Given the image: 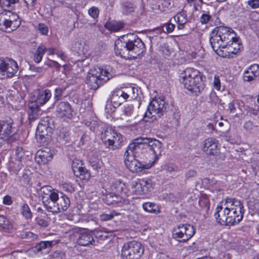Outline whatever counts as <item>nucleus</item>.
Returning a JSON list of instances; mask_svg holds the SVG:
<instances>
[{
	"instance_id": "1",
	"label": "nucleus",
	"mask_w": 259,
	"mask_h": 259,
	"mask_svg": "<svg viewBox=\"0 0 259 259\" xmlns=\"http://www.w3.org/2000/svg\"><path fill=\"white\" fill-rule=\"evenodd\" d=\"M209 41L213 51L223 58L237 54L241 47L232 29L224 26L215 27L210 32Z\"/></svg>"
},
{
	"instance_id": "2",
	"label": "nucleus",
	"mask_w": 259,
	"mask_h": 259,
	"mask_svg": "<svg viewBox=\"0 0 259 259\" xmlns=\"http://www.w3.org/2000/svg\"><path fill=\"white\" fill-rule=\"evenodd\" d=\"M115 42V51L122 58H136L145 51V45L141 39L133 34H127Z\"/></svg>"
},
{
	"instance_id": "3",
	"label": "nucleus",
	"mask_w": 259,
	"mask_h": 259,
	"mask_svg": "<svg viewBox=\"0 0 259 259\" xmlns=\"http://www.w3.org/2000/svg\"><path fill=\"white\" fill-rule=\"evenodd\" d=\"M180 80L185 89L196 95L205 89L202 75L198 70L193 68H187L184 70L180 74Z\"/></svg>"
},
{
	"instance_id": "4",
	"label": "nucleus",
	"mask_w": 259,
	"mask_h": 259,
	"mask_svg": "<svg viewBox=\"0 0 259 259\" xmlns=\"http://www.w3.org/2000/svg\"><path fill=\"white\" fill-rule=\"evenodd\" d=\"M169 104L165 101L163 96L155 97L148 105L144 118L147 122H153L164 115L169 116Z\"/></svg>"
},
{
	"instance_id": "5",
	"label": "nucleus",
	"mask_w": 259,
	"mask_h": 259,
	"mask_svg": "<svg viewBox=\"0 0 259 259\" xmlns=\"http://www.w3.org/2000/svg\"><path fill=\"white\" fill-rule=\"evenodd\" d=\"M226 205L228 209V226L238 224L243 219L244 209L240 200L234 198H226Z\"/></svg>"
},
{
	"instance_id": "6",
	"label": "nucleus",
	"mask_w": 259,
	"mask_h": 259,
	"mask_svg": "<svg viewBox=\"0 0 259 259\" xmlns=\"http://www.w3.org/2000/svg\"><path fill=\"white\" fill-rule=\"evenodd\" d=\"M111 74L102 67L96 66L91 69L87 77L86 81L90 89L96 90L109 80Z\"/></svg>"
},
{
	"instance_id": "7",
	"label": "nucleus",
	"mask_w": 259,
	"mask_h": 259,
	"mask_svg": "<svg viewBox=\"0 0 259 259\" xmlns=\"http://www.w3.org/2000/svg\"><path fill=\"white\" fill-rule=\"evenodd\" d=\"M137 153L131 152L128 147L125 151L124 156L125 157L124 163L129 170L133 172L140 173L145 169L150 168L154 163V162L144 160H138L134 157L135 154Z\"/></svg>"
},
{
	"instance_id": "8",
	"label": "nucleus",
	"mask_w": 259,
	"mask_h": 259,
	"mask_svg": "<svg viewBox=\"0 0 259 259\" xmlns=\"http://www.w3.org/2000/svg\"><path fill=\"white\" fill-rule=\"evenodd\" d=\"M123 137L111 128H107L101 133L102 141L109 148L114 150L118 149L122 144Z\"/></svg>"
},
{
	"instance_id": "9",
	"label": "nucleus",
	"mask_w": 259,
	"mask_h": 259,
	"mask_svg": "<svg viewBox=\"0 0 259 259\" xmlns=\"http://www.w3.org/2000/svg\"><path fill=\"white\" fill-rule=\"evenodd\" d=\"M195 233V228L189 224H180L174 228L172 232L173 239L179 242H187Z\"/></svg>"
},
{
	"instance_id": "10",
	"label": "nucleus",
	"mask_w": 259,
	"mask_h": 259,
	"mask_svg": "<svg viewBox=\"0 0 259 259\" xmlns=\"http://www.w3.org/2000/svg\"><path fill=\"white\" fill-rule=\"evenodd\" d=\"M144 251L140 242L132 241L124 244L121 251L122 255L125 259H139Z\"/></svg>"
},
{
	"instance_id": "11",
	"label": "nucleus",
	"mask_w": 259,
	"mask_h": 259,
	"mask_svg": "<svg viewBox=\"0 0 259 259\" xmlns=\"http://www.w3.org/2000/svg\"><path fill=\"white\" fill-rule=\"evenodd\" d=\"M18 71L16 61L10 58L0 59V77L2 79L12 78Z\"/></svg>"
},
{
	"instance_id": "12",
	"label": "nucleus",
	"mask_w": 259,
	"mask_h": 259,
	"mask_svg": "<svg viewBox=\"0 0 259 259\" xmlns=\"http://www.w3.org/2000/svg\"><path fill=\"white\" fill-rule=\"evenodd\" d=\"M154 138L139 137L133 140L128 146V149L131 152L139 153L141 150L145 149L150 151L152 148L153 141Z\"/></svg>"
},
{
	"instance_id": "13",
	"label": "nucleus",
	"mask_w": 259,
	"mask_h": 259,
	"mask_svg": "<svg viewBox=\"0 0 259 259\" xmlns=\"http://www.w3.org/2000/svg\"><path fill=\"white\" fill-rule=\"evenodd\" d=\"M153 183L149 179H138L131 184L132 192L137 195L147 194L153 189Z\"/></svg>"
},
{
	"instance_id": "14",
	"label": "nucleus",
	"mask_w": 259,
	"mask_h": 259,
	"mask_svg": "<svg viewBox=\"0 0 259 259\" xmlns=\"http://www.w3.org/2000/svg\"><path fill=\"white\" fill-rule=\"evenodd\" d=\"M71 231L77 234V243L82 246H88L90 245H95V240L93 237V232L80 228H74L72 229Z\"/></svg>"
},
{
	"instance_id": "15",
	"label": "nucleus",
	"mask_w": 259,
	"mask_h": 259,
	"mask_svg": "<svg viewBox=\"0 0 259 259\" xmlns=\"http://www.w3.org/2000/svg\"><path fill=\"white\" fill-rule=\"evenodd\" d=\"M54 245L53 241H43L37 243L34 246L30 248L26 251L31 256L34 255H46L48 254Z\"/></svg>"
},
{
	"instance_id": "16",
	"label": "nucleus",
	"mask_w": 259,
	"mask_h": 259,
	"mask_svg": "<svg viewBox=\"0 0 259 259\" xmlns=\"http://www.w3.org/2000/svg\"><path fill=\"white\" fill-rule=\"evenodd\" d=\"M243 79L245 82L254 83L259 80V65L253 64L244 71Z\"/></svg>"
},
{
	"instance_id": "17",
	"label": "nucleus",
	"mask_w": 259,
	"mask_h": 259,
	"mask_svg": "<svg viewBox=\"0 0 259 259\" xmlns=\"http://www.w3.org/2000/svg\"><path fill=\"white\" fill-rule=\"evenodd\" d=\"M82 165L81 160L75 159L72 162V169L76 177L81 180H88L90 178V174Z\"/></svg>"
},
{
	"instance_id": "18",
	"label": "nucleus",
	"mask_w": 259,
	"mask_h": 259,
	"mask_svg": "<svg viewBox=\"0 0 259 259\" xmlns=\"http://www.w3.org/2000/svg\"><path fill=\"white\" fill-rule=\"evenodd\" d=\"M73 110L68 102L61 101L56 107V113L58 117L70 119L72 117Z\"/></svg>"
},
{
	"instance_id": "19",
	"label": "nucleus",
	"mask_w": 259,
	"mask_h": 259,
	"mask_svg": "<svg viewBox=\"0 0 259 259\" xmlns=\"http://www.w3.org/2000/svg\"><path fill=\"white\" fill-rule=\"evenodd\" d=\"M54 150L49 147H44L38 150L35 160L39 164H45L52 160Z\"/></svg>"
},
{
	"instance_id": "20",
	"label": "nucleus",
	"mask_w": 259,
	"mask_h": 259,
	"mask_svg": "<svg viewBox=\"0 0 259 259\" xmlns=\"http://www.w3.org/2000/svg\"><path fill=\"white\" fill-rule=\"evenodd\" d=\"M52 133V128L48 125L46 121L44 123L40 122L38 124L36 131V139L40 142H44L49 139Z\"/></svg>"
},
{
	"instance_id": "21",
	"label": "nucleus",
	"mask_w": 259,
	"mask_h": 259,
	"mask_svg": "<svg viewBox=\"0 0 259 259\" xmlns=\"http://www.w3.org/2000/svg\"><path fill=\"white\" fill-rule=\"evenodd\" d=\"M228 213L227 205H226L225 198L224 204L218 206L216 208V212L214 213V217L217 222L222 225L228 226Z\"/></svg>"
},
{
	"instance_id": "22",
	"label": "nucleus",
	"mask_w": 259,
	"mask_h": 259,
	"mask_svg": "<svg viewBox=\"0 0 259 259\" xmlns=\"http://www.w3.org/2000/svg\"><path fill=\"white\" fill-rule=\"evenodd\" d=\"M202 149L210 155H217L219 153L217 141L215 139L211 138H208L204 141Z\"/></svg>"
},
{
	"instance_id": "23",
	"label": "nucleus",
	"mask_w": 259,
	"mask_h": 259,
	"mask_svg": "<svg viewBox=\"0 0 259 259\" xmlns=\"http://www.w3.org/2000/svg\"><path fill=\"white\" fill-rule=\"evenodd\" d=\"M127 99L126 93H124V91L118 90L112 92L111 97V102L114 108L118 107L123 102Z\"/></svg>"
},
{
	"instance_id": "24",
	"label": "nucleus",
	"mask_w": 259,
	"mask_h": 259,
	"mask_svg": "<svg viewBox=\"0 0 259 259\" xmlns=\"http://www.w3.org/2000/svg\"><path fill=\"white\" fill-rule=\"evenodd\" d=\"M13 122L12 119L7 121H0V136L1 138H7L12 135L14 128L12 126Z\"/></svg>"
},
{
	"instance_id": "25",
	"label": "nucleus",
	"mask_w": 259,
	"mask_h": 259,
	"mask_svg": "<svg viewBox=\"0 0 259 259\" xmlns=\"http://www.w3.org/2000/svg\"><path fill=\"white\" fill-rule=\"evenodd\" d=\"M42 198V202L46 209L53 213H57V198H58V194H54L51 197Z\"/></svg>"
},
{
	"instance_id": "26",
	"label": "nucleus",
	"mask_w": 259,
	"mask_h": 259,
	"mask_svg": "<svg viewBox=\"0 0 259 259\" xmlns=\"http://www.w3.org/2000/svg\"><path fill=\"white\" fill-rule=\"evenodd\" d=\"M112 193L118 194L119 196H125L128 195L126 186L123 182L120 180L114 181L111 186Z\"/></svg>"
},
{
	"instance_id": "27",
	"label": "nucleus",
	"mask_w": 259,
	"mask_h": 259,
	"mask_svg": "<svg viewBox=\"0 0 259 259\" xmlns=\"http://www.w3.org/2000/svg\"><path fill=\"white\" fill-rule=\"evenodd\" d=\"M70 204V201L68 196L62 193L58 194V198H57V212L66 210Z\"/></svg>"
},
{
	"instance_id": "28",
	"label": "nucleus",
	"mask_w": 259,
	"mask_h": 259,
	"mask_svg": "<svg viewBox=\"0 0 259 259\" xmlns=\"http://www.w3.org/2000/svg\"><path fill=\"white\" fill-rule=\"evenodd\" d=\"M14 157L15 162H13L14 164V169L16 171H19L23 167L22 160L24 159V152L22 147H18L15 150Z\"/></svg>"
},
{
	"instance_id": "29",
	"label": "nucleus",
	"mask_w": 259,
	"mask_h": 259,
	"mask_svg": "<svg viewBox=\"0 0 259 259\" xmlns=\"http://www.w3.org/2000/svg\"><path fill=\"white\" fill-rule=\"evenodd\" d=\"M52 94L51 91L46 89L43 92L39 93L37 97L36 100L34 102L36 104L39 106L45 104L51 98Z\"/></svg>"
},
{
	"instance_id": "30",
	"label": "nucleus",
	"mask_w": 259,
	"mask_h": 259,
	"mask_svg": "<svg viewBox=\"0 0 259 259\" xmlns=\"http://www.w3.org/2000/svg\"><path fill=\"white\" fill-rule=\"evenodd\" d=\"M5 19H7L8 22L12 24L14 28H17L20 25L21 22L19 19V16L15 13H12L11 11H8L5 14Z\"/></svg>"
},
{
	"instance_id": "31",
	"label": "nucleus",
	"mask_w": 259,
	"mask_h": 259,
	"mask_svg": "<svg viewBox=\"0 0 259 259\" xmlns=\"http://www.w3.org/2000/svg\"><path fill=\"white\" fill-rule=\"evenodd\" d=\"M29 112L28 113V119L30 121L36 119L40 114V110L39 106L33 102L29 105Z\"/></svg>"
},
{
	"instance_id": "32",
	"label": "nucleus",
	"mask_w": 259,
	"mask_h": 259,
	"mask_svg": "<svg viewBox=\"0 0 259 259\" xmlns=\"http://www.w3.org/2000/svg\"><path fill=\"white\" fill-rule=\"evenodd\" d=\"M123 200V196H119L118 194H116L112 192L106 195L105 202L107 204L110 205L122 202Z\"/></svg>"
},
{
	"instance_id": "33",
	"label": "nucleus",
	"mask_w": 259,
	"mask_h": 259,
	"mask_svg": "<svg viewBox=\"0 0 259 259\" xmlns=\"http://www.w3.org/2000/svg\"><path fill=\"white\" fill-rule=\"evenodd\" d=\"M124 27L123 23L121 22H117V21H114V22H111L106 23L105 24V27L111 31H118L123 28Z\"/></svg>"
},
{
	"instance_id": "34",
	"label": "nucleus",
	"mask_w": 259,
	"mask_h": 259,
	"mask_svg": "<svg viewBox=\"0 0 259 259\" xmlns=\"http://www.w3.org/2000/svg\"><path fill=\"white\" fill-rule=\"evenodd\" d=\"M47 48L42 45L39 46L33 56V60L36 63H39L42 60V57L46 52Z\"/></svg>"
},
{
	"instance_id": "35",
	"label": "nucleus",
	"mask_w": 259,
	"mask_h": 259,
	"mask_svg": "<svg viewBox=\"0 0 259 259\" xmlns=\"http://www.w3.org/2000/svg\"><path fill=\"white\" fill-rule=\"evenodd\" d=\"M20 211L22 216L26 220L31 219L32 212L28 205L25 203L20 205Z\"/></svg>"
},
{
	"instance_id": "36",
	"label": "nucleus",
	"mask_w": 259,
	"mask_h": 259,
	"mask_svg": "<svg viewBox=\"0 0 259 259\" xmlns=\"http://www.w3.org/2000/svg\"><path fill=\"white\" fill-rule=\"evenodd\" d=\"M13 225L9 220L4 215H0V230L7 231L12 228Z\"/></svg>"
},
{
	"instance_id": "37",
	"label": "nucleus",
	"mask_w": 259,
	"mask_h": 259,
	"mask_svg": "<svg viewBox=\"0 0 259 259\" xmlns=\"http://www.w3.org/2000/svg\"><path fill=\"white\" fill-rule=\"evenodd\" d=\"M118 215H119V213L115 210L106 211L100 214L99 219L102 222L108 221L113 219L115 216Z\"/></svg>"
},
{
	"instance_id": "38",
	"label": "nucleus",
	"mask_w": 259,
	"mask_h": 259,
	"mask_svg": "<svg viewBox=\"0 0 259 259\" xmlns=\"http://www.w3.org/2000/svg\"><path fill=\"white\" fill-rule=\"evenodd\" d=\"M143 209L151 213H157L159 212L158 206L154 203L147 202L143 204Z\"/></svg>"
},
{
	"instance_id": "39",
	"label": "nucleus",
	"mask_w": 259,
	"mask_h": 259,
	"mask_svg": "<svg viewBox=\"0 0 259 259\" xmlns=\"http://www.w3.org/2000/svg\"><path fill=\"white\" fill-rule=\"evenodd\" d=\"M162 151V143L158 140L154 139L153 141L151 151L153 152L155 156L157 157L161 155Z\"/></svg>"
},
{
	"instance_id": "40",
	"label": "nucleus",
	"mask_w": 259,
	"mask_h": 259,
	"mask_svg": "<svg viewBox=\"0 0 259 259\" xmlns=\"http://www.w3.org/2000/svg\"><path fill=\"white\" fill-rule=\"evenodd\" d=\"M40 192L42 194V198H45L46 197L48 198L51 197L54 194H58V193L53 191L51 187L48 186L42 187L40 189Z\"/></svg>"
},
{
	"instance_id": "41",
	"label": "nucleus",
	"mask_w": 259,
	"mask_h": 259,
	"mask_svg": "<svg viewBox=\"0 0 259 259\" xmlns=\"http://www.w3.org/2000/svg\"><path fill=\"white\" fill-rule=\"evenodd\" d=\"M121 9L123 14L128 15L134 12L135 7L133 4L129 2H124L121 4Z\"/></svg>"
},
{
	"instance_id": "42",
	"label": "nucleus",
	"mask_w": 259,
	"mask_h": 259,
	"mask_svg": "<svg viewBox=\"0 0 259 259\" xmlns=\"http://www.w3.org/2000/svg\"><path fill=\"white\" fill-rule=\"evenodd\" d=\"M93 235L96 238H98L101 240H104L107 239L109 237V232L103 231L101 230H95L93 231Z\"/></svg>"
},
{
	"instance_id": "43",
	"label": "nucleus",
	"mask_w": 259,
	"mask_h": 259,
	"mask_svg": "<svg viewBox=\"0 0 259 259\" xmlns=\"http://www.w3.org/2000/svg\"><path fill=\"white\" fill-rule=\"evenodd\" d=\"M19 237L22 239H27L28 241H31L36 239L37 236L31 232L27 231L21 233Z\"/></svg>"
},
{
	"instance_id": "44",
	"label": "nucleus",
	"mask_w": 259,
	"mask_h": 259,
	"mask_svg": "<svg viewBox=\"0 0 259 259\" xmlns=\"http://www.w3.org/2000/svg\"><path fill=\"white\" fill-rule=\"evenodd\" d=\"M122 112L125 116H133L134 117V118H136V115L134 114V106L132 104L124 106V108L122 109Z\"/></svg>"
},
{
	"instance_id": "45",
	"label": "nucleus",
	"mask_w": 259,
	"mask_h": 259,
	"mask_svg": "<svg viewBox=\"0 0 259 259\" xmlns=\"http://www.w3.org/2000/svg\"><path fill=\"white\" fill-rule=\"evenodd\" d=\"M175 19L177 22H181L182 24H186L188 21L187 15L184 10L179 13L175 17Z\"/></svg>"
},
{
	"instance_id": "46",
	"label": "nucleus",
	"mask_w": 259,
	"mask_h": 259,
	"mask_svg": "<svg viewBox=\"0 0 259 259\" xmlns=\"http://www.w3.org/2000/svg\"><path fill=\"white\" fill-rule=\"evenodd\" d=\"M83 46L79 41H76L72 44L71 50L72 51L75 52L79 54L83 53Z\"/></svg>"
},
{
	"instance_id": "47",
	"label": "nucleus",
	"mask_w": 259,
	"mask_h": 259,
	"mask_svg": "<svg viewBox=\"0 0 259 259\" xmlns=\"http://www.w3.org/2000/svg\"><path fill=\"white\" fill-rule=\"evenodd\" d=\"M258 126L255 125L253 121L251 120L246 121L243 124V128L247 131L251 132L254 128L257 127Z\"/></svg>"
},
{
	"instance_id": "48",
	"label": "nucleus",
	"mask_w": 259,
	"mask_h": 259,
	"mask_svg": "<svg viewBox=\"0 0 259 259\" xmlns=\"http://www.w3.org/2000/svg\"><path fill=\"white\" fill-rule=\"evenodd\" d=\"M90 165L93 169L98 170L101 168L102 163L100 162L99 160L97 159H91L90 160Z\"/></svg>"
},
{
	"instance_id": "49",
	"label": "nucleus",
	"mask_w": 259,
	"mask_h": 259,
	"mask_svg": "<svg viewBox=\"0 0 259 259\" xmlns=\"http://www.w3.org/2000/svg\"><path fill=\"white\" fill-rule=\"evenodd\" d=\"M2 23L5 27L6 31L11 32L17 29L14 28L13 27H12L13 25L12 24H11V22H8L7 19H5V17L2 20Z\"/></svg>"
},
{
	"instance_id": "50",
	"label": "nucleus",
	"mask_w": 259,
	"mask_h": 259,
	"mask_svg": "<svg viewBox=\"0 0 259 259\" xmlns=\"http://www.w3.org/2000/svg\"><path fill=\"white\" fill-rule=\"evenodd\" d=\"M88 13L91 17L95 19L98 17L99 10L98 8L92 7L89 10Z\"/></svg>"
},
{
	"instance_id": "51",
	"label": "nucleus",
	"mask_w": 259,
	"mask_h": 259,
	"mask_svg": "<svg viewBox=\"0 0 259 259\" xmlns=\"http://www.w3.org/2000/svg\"><path fill=\"white\" fill-rule=\"evenodd\" d=\"M65 89L63 88H57L55 90L54 98L56 100H58L59 98L62 96L63 93Z\"/></svg>"
},
{
	"instance_id": "52",
	"label": "nucleus",
	"mask_w": 259,
	"mask_h": 259,
	"mask_svg": "<svg viewBox=\"0 0 259 259\" xmlns=\"http://www.w3.org/2000/svg\"><path fill=\"white\" fill-rule=\"evenodd\" d=\"M45 64L49 67H55L58 70L61 67L60 64H59L57 62L50 60H48V61H46Z\"/></svg>"
},
{
	"instance_id": "53",
	"label": "nucleus",
	"mask_w": 259,
	"mask_h": 259,
	"mask_svg": "<svg viewBox=\"0 0 259 259\" xmlns=\"http://www.w3.org/2000/svg\"><path fill=\"white\" fill-rule=\"evenodd\" d=\"M160 51L165 56H169L170 54V51L167 45L163 44L160 47Z\"/></svg>"
},
{
	"instance_id": "54",
	"label": "nucleus",
	"mask_w": 259,
	"mask_h": 259,
	"mask_svg": "<svg viewBox=\"0 0 259 259\" xmlns=\"http://www.w3.org/2000/svg\"><path fill=\"white\" fill-rule=\"evenodd\" d=\"M29 69L33 72L41 74H44L46 72V69L45 68L42 67H36L34 65H30Z\"/></svg>"
},
{
	"instance_id": "55",
	"label": "nucleus",
	"mask_w": 259,
	"mask_h": 259,
	"mask_svg": "<svg viewBox=\"0 0 259 259\" xmlns=\"http://www.w3.org/2000/svg\"><path fill=\"white\" fill-rule=\"evenodd\" d=\"M68 133L67 132H65L63 128L60 131V132L58 134L59 138L60 140L67 141L68 140Z\"/></svg>"
},
{
	"instance_id": "56",
	"label": "nucleus",
	"mask_w": 259,
	"mask_h": 259,
	"mask_svg": "<svg viewBox=\"0 0 259 259\" xmlns=\"http://www.w3.org/2000/svg\"><path fill=\"white\" fill-rule=\"evenodd\" d=\"M247 3L252 9H255L259 8V0H249Z\"/></svg>"
},
{
	"instance_id": "57",
	"label": "nucleus",
	"mask_w": 259,
	"mask_h": 259,
	"mask_svg": "<svg viewBox=\"0 0 259 259\" xmlns=\"http://www.w3.org/2000/svg\"><path fill=\"white\" fill-rule=\"evenodd\" d=\"M211 18L210 15L207 14H203L200 18V21L202 24H205L208 23Z\"/></svg>"
},
{
	"instance_id": "58",
	"label": "nucleus",
	"mask_w": 259,
	"mask_h": 259,
	"mask_svg": "<svg viewBox=\"0 0 259 259\" xmlns=\"http://www.w3.org/2000/svg\"><path fill=\"white\" fill-rule=\"evenodd\" d=\"M213 83V88L218 91H219L221 88V82L219 76H214Z\"/></svg>"
},
{
	"instance_id": "59",
	"label": "nucleus",
	"mask_w": 259,
	"mask_h": 259,
	"mask_svg": "<svg viewBox=\"0 0 259 259\" xmlns=\"http://www.w3.org/2000/svg\"><path fill=\"white\" fill-rule=\"evenodd\" d=\"M36 220L37 222V224L40 227H46L48 226V221H46L45 220L42 218L38 217L36 219Z\"/></svg>"
},
{
	"instance_id": "60",
	"label": "nucleus",
	"mask_w": 259,
	"mask_h": 259,
	"mask_svg": "<svg viewBox=\"0 0 259 259\" xmlns=\"http://www.w3.org/2000/svg\"><path fill=\"white\" fill-rule=\"evenodd\" d=\"M197 175V172L193 169H190L187 171L185 174V177L187 179H189L194 177H196Z\"/></svg>"
},
{
	"instance_id": "61",
	"label": "nucleus",
	"mask_w": 259,
	"mask_h": 259,
	"mask_svg": "<svg viewBox=\"0 0 259 259\" xmlns=\"http://www.w3.org/2000/svg\"><path fill=\"white\" fill-rule=\"evenodd\" d=\"M209 101L214 104L219 103V99L214 92H211L209 95Z\"/></svg>"
},
{
	"instance_id": "62",
	"label": "nucleus",
	"mask_w": 259,
	"mask_h": 259,
	"mask_svg": "<svg viewBox=\"0 0 259 259\" xmlns=\"http://www.w3.org/2000/svg\"><path fill=\"white\" fill-rule=\"evenodd\" d=\"M7 3H3V6L5 8L9 9L11 7L12 4H15L19 2V0H6Z\"/></svg>"
},
{
	"instance_id": "63",
	"label": "nucleus",
	"mask_w": 259,
	"mask_h": 259,
	"mask_svg": "<svg viewBox=\"0 0 259 259\" xmlns=\"http://www.w3.org/2000/svg\"><path fill=\"white\" fill-rule=\"evenodd\" d=\"M38 29L42 34H47L48 32V28L43 24H39Z\"/></svg>"
},
{
	"instance_id": "64",
	"label": "nucleus",
	"mask_w": 259,
	"mask_h": 259,
	"mask_svg": "<svg viewBox=\"0 0 259 259\" xmlns=\"http://www.w3.org/2000/svg\"><path fill=\"white\" fill-rule=\"evenodd\" d=\"M202 183L204 184H206L208 186H213V185L215 184L216 181L213 179H210L209 178H205L202 180Z\"/></svg>"
}]
</instances>
